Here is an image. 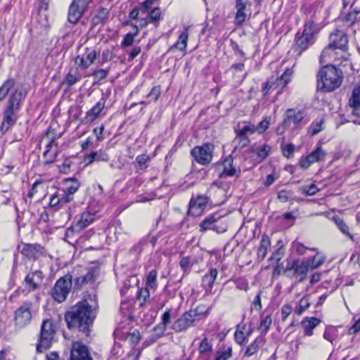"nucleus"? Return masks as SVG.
<instances>
[{
	"label": "nucleus",
	"mask_w": 360,
	"mask_h": 360,
	"mask_svg": "<svg viewBox=\"0 0 360 360\" xmlns=\"http://www.w3.org/2000/svg\"><path fill=\"white\" fill-rule=\"evenodd\" d=\"M96 219V214L86 211L82 212L76 223L68 230V232H79L91 224Z\"/></svg>",
	"instance_id": "21"
},
{
	"label": "nucleus",
	"mask_w": 360,
	"mask_h": 360,
	"mask_svg": "<svg viewBox=\"0 0 360 360\" xmlns=\"http://www.w3.org/2000/svg\"><path fill=\"white\" fill-rule=\"evenodd\" d=\"M245 324L238 325L236 330L234 334L236 342L240 345H243L252 334L253 329L250 328L248 332H245Z\"/></svg>",
	"instance_id": "28"
},
{
	"label": "nucleus",
	"mask_w": 360,
	"mask_h": 360,
	"mask_svg": "<svg viewBox=\"0 0 360 360\" xmlns=\"http://www.w3.org/2000/svg\"><path fill=\"white\" fill-rule=\"evenodd\" d=\"M323 119L316 120L313 122L309 127L308 132L311 136H314L323 130Z\"/></svg>",
	"instance_id": "48"
},
{
	"label": "nucleus",
	"mask_w": 360,
	"mask_h": 360,
	"mask_svg": "<svg viewBox=\"0 0 360 360\" xmlns=\"http://www.w3.org/2000/svg\"><path fill=\"white\" fill-rule=\"evenodd\" d=\"M321 320L315 318H305L302 321V326L304 330V335L307 336H311L313 335V330L320 323Z\"/></svg>",
	"instance_id": "31"
},
{
	"label": "nucleus",
	"mask_w": 360,
	"mask_h": 360,
	"mask_svg": "<svg viewBox=\"0 0 360 360\" xmlns=\"http://www.w3.org/2000/svg\"><path fill=\"white\" fill-rule=\"evenodd\" d=\"M65 319L69 329H77L88 335L94 316L86 300L72 306L65 314Z\"/></svg>",
	"instance_id": "1"
},
{
	"label": "nucleus",
	"mask_w": 360,
	"mask_h": 360,
	"mask_svg": "<svg viewBox=\"0 0 360 360\" xmlns=\"http://www.w3.org/2000/svg\"><path fill=\"white\" fill-rule=\"evenodd\" d=\"M317 89L323 92H332L338 89L343 81V73L332 65L323 66L316 76Z\"/></svg>",
	"instance_id": "3"
},
{
	"label": "nucleus",
	"mask_w": 360,
	"mask_h": 360,
	"mask_svg": "<svg viewBox=\"0 0 360 360\" xmlns=\"http://www.w3.org/2000/svg\"><path fill=\"white\" fill-rule=\"evenodd\" d=\"M32 306V302L26 301L15 310V323L16 326L23 328L31 322L32 318L31 309Z\"/></svg>",
	"instance_id": "10"
},
{
	"label": "nucleus",
	"mask_w": 360,
	"mask_h": 360,
	"mask_svg": "<svg viewBox=\"0 0 360 360\" xmlns=\"http://www.w3.org/2000/svg\"><path fill=\"white\" fill-rule=\"evenodd\" d=\"M98 274V269L96 267L89 268L86 274L74 279V288L80 290L88 283L94 282Z\"/></svg>",
	"instance_id": "22"
},
{
	"label": "nucleus",
	"mask_w": 360,
	"mask_h": 360,
	"mask_svg": "<svg viewBox=\"0 0 360 360\" xmlns=\"http://www.w3.org/2000/svg\"><path fill=\"white\" fill-rule=\"evenodd\" d=\"M353 115L360 117V84L354 86L348 101Z\"/></svg>",
	"instance_id": "23"
},
{
	"label": "nucleus",
	"mask_w": 360,
	"mask_h": 360,
	"mask_svg": "<svg viewBox=\"0 0 360 360\" xmlns=\"http://www.w3.org/2000/svg\"><path fill=\"white\" fill-rule=\"evenodd\" d=\"M20 252L26 257L34 259L44 255V248L37 244H25Z\"/></svg>",
	"instance_id": "24"
},
{
	"label": "nucleus",
	"mask_w": 360,
	"mask_h": 360,
	"mask_svg": "<svg viewBox=\"0 0 360 360\" xmlns=\"http://www.w3.org/2000/svg\"><path fill=\"white\" fill-rule=\"evenodd\" d=\"M188 39V28L185 27L184 30L179 34L178 41L171 46L170 49H176L179 51H184L187 46Z\"/></svg>",
	"instance_id": "34"
},
{
	"label": "nucleus",
	"mask_w": 360,
	"mask_h": 360,
	"mask_svg": "<svg viewBox=\"0 0 360 360\" xmlns=\"http://www.w3.org/2000/svg\"><path fill=\"white\" fill-rule=\"evenodd\" d=\"M210 308L205 309V306L199 305L194 309L189 310L195 321H199L201 318L206 317L209 314Z\"/></svg>",
	"instance_id": "41"
},
{
	"label": "nucleus",
	"mask_w": 360,
	"mask_h": 360,
	"mask_svg": "<svg viewBox=\"0 0 360 360\" xmlns=\"http://www.w3.org/2000/svg\"><path fill=\"white\" fill-rule=\"evenodd\" d=\"M127 339L133 345H137L141 339V335L139 331L137 330H134L132 332L128 334Z\"/></svg>",
	"instance_id": "60"
},
{
	"label": "nucleus",
	"mask_w": 360,
	"mask_h": 360,
	"mask_svg": "<svg viewBox=\"0 0 360 360\" xmlns=\"http://www.w3.org/2000/svg\"><path fill=\"white\" fill-rule=\"evenodd\" d=\"M310 266V259L307 260H293L291 263H288L287 269L293 271L294 274L300 276L299 281L302 282L307 276V272Z\"/></svg>",
	"instance_id": "16"
},
{
	"label": "nucleus",
	"mask_w": 360,
	"mask_h": 360,
	"mask_svg": "<svg viewBox=\"0 0 360 360\" xmlns=\"http://www.w3.org/2000/svg\"><path fill=\"white\" fill-rule=\"evenodd\" d=\"M210 201V198L205 195L199 194L193 197L189 203L188 213L193 216L202 214Z\"/></svg>",
	"instance_id": "14"
},
{
	"label": "nucleus",
	"mask_w": 360,
	"mask_h": 360,
	"mask_svg": "<svg viewBox=\"0 0 360 360\" xmlns=\"http://www.w3.org/2000/svg\"><path fill=\"white\" fill-rule=\"evenodd\" d=\"M318 191L319 189L317 188L316 186L314 184H311L309 186H302L299 188V191L306 195H314L318 192Z\"/></svg>",
	"instance_id": "54"
},
{
	"label": "nucleus",
	"mask_w": 360,
	"mask_h": 360,
	"mask_svg": "<svg viewBox=\"0 0 360 360\" xmlns=\"http://www.w3.org/2000/svg\"><path fill=\"white\" fill-rule=\"evenodd\" d=\"M348 43V39L347 34L341 30H336L334 32L331 33L330 35V43L328 47L325 48L321 56H320V63H323V59L328 51L330 49H345Z\"/></svg>",
	"instance_id": "8"
},
{
	"label": "nucleus",
	"mask_w": 360,
	"mask_h": 360,
	"mask_svg": "<svg viewBox=\"0 0 360 360\" xmlns=\"http://www.w3.org/2000/svg\"><path fill=\"white\" fill-rule=\"evenodd\" d=\"M281 148L282 150L283 155L288 158H290L292 155L295 150V146L292 143L282 144Z\"/></svg>",
	"instance_id": "57"
},
{
	"label": "nucleus",
	"mask_w": 360,
	"mask_h": 360,
	"mask_svg": "<svg viewBox=\"0 0 360 360\" xmlns=\"http://www.w3.org/2000/svg\"><path fill=\"white\" fill-rule=\"evenodd\" d=\"M99 55V51L86 48L84 54L78 55L75 58V63L81 69L86 70L89 66L95 63Z\"/></svg>",
	"instance_id": "13"
},
{
	"label": "nucleus",
	"mask_w": 360,
	"mask_h": 360,
	"mask_svg": "<svg viewBox=\"0 0 360 360\" xmlns=\"http://www.w3.org/2000/svg\"><path fill=\"white\" fill-rule=\"evenodd\" d=\"M134 37L135 36H134L131 33L127 34L122 42V46L127 47L131 46L134 41Z\"/></svg>",
	"instance_id": "64"
},
{
	"label": "nucleus",
	"mask_w": 360,
	"mask_h": 360,
	"mask_svg": "<svg viewBox=\"0 0 360 360\" xmlns=\"http://www.w3.org/2000/svg\"><path fill=\"white\" fill-rule=\"evenodd\" d=\"M214 148V146L212 143H206L201 146L193 148L191 153L198 163L207 165L212 160Z\"/></svg>",
	"instance_id": "9"
},
{
	"label": "nucleus",
	"mask_w": 360,
	"mask_h": 360,
	"mask_svg": "<svg viewBox=\"0 0 360 360\" xmlns=\"http://www.w3.org/2000/svg\"><path fill=\"white\" fill-rule=\"evenodd\" d=\"M195 321L190 311H187L174 322L172 328L176 333L184 332L193 326Z\"/></svg>",
	"instance_id": "20"
},
{
	"label": "nucleus",
	"mask_w": 360,
	"mask_h": 360,
	"mask_svg": "<svg viewBox=\"0 0 360 360\" xmlns=\"http://www.w3.org/2000/svg\"><path fill=\"white\" fill-rule=\"evenodd\" d=\"M198 262V259L195 257H183L179 262L181 268L184 272H186L190 268Z\"/></svg>",
	"instance_id": "43"
},
{
	"label": "nucleus",
	"mask_w": 360,
	"mask_h": 360,
	"mask_svg": "<svg viewBox=\"0 0 360 360\" xmlns=\"http://www.w3.org/2000/svg\"><path fill=\"white\" fill-rule=\"evenodd\" d=\"M271 245V241L268 236L263 235L262 236L259 246L257 249V258L259 260H263L266 255L268 249L269 248Z\"/></svg>",
	"instance_id": "32"
},
{
	"label": "nucleus",
	"mask_w": 360,
	"mask_h": 360,
	"mask_svg": "<svg viewBox=\"0 0 360 360\" xmlns=\"http://www.w3.org/2000/svg\"><path fill=\"white\" fill-rule=\"evenodd\" d=\"M91 0H73L69 8L68 20L75 24L82 18Z\"/></svg>",
	"instance_id": "11"
},
{
	"label": "nucleus",
	"mask_w": 360,
	"mask_h": 360,
	"mask_svg": "<svg viewBox=\"0 0 360 360\" xmlns=\"http://www.w3.org/2000/svg\"><path fill=\"white\" fill-rule=\"evenodd\" d=\"M223 217L224 215L219 212H214L209 215L201 221L200 224V231L212 230L218 233L226 232L228 229L227 224L220 222Z\"/></svg>",
	"instance_id": "7"
},
{
	"label": "nucleus",
	"mask_w": 360,
	"mask_h": 360,
	"mask_svg": "<svg viewBox=\"0 0 360 360\" xmlns=\"http://www.w3.org/2000/svg\"><path fill=\"white\" fill-rule=\"evenodd\" d=\"M150 157L146 154L138 155L135 160V167L138 171H143L148 167Z\"/></svg>",
	"instance_id": "40"
},
{
	"label": "nucleus",
	"mask_w": 360,
	"mask_h": 360,
	"mask_svg": "<svg viewBox=\"0 0 360 360\" xmlns=\"http://www.w3.org/2000/svg\"><path fill=\"white\" fill-rule=\"evenodd\" d=\"M233 159H226L224 162V170L221 176H233L236 174V169L233 166Z\"/></svg>",
	"instance_id": "42"
},
{
	"label": "nucleus",
	"mask_w": 360,
	"mask_h": 360,
	"mask_svg": "<svg viewBox=\"0 0 360 360\" xmlns=\"http://www.w3.org/2000/svg\"><path fill=\"white\" fill-rule=\"evenodd\" d=\"M285 254V249L283 248V245H281L278 247V248L274 251L270 258L271 261H275L276 262H278L284 256Z\"/></svg>",
	"instance_id": "58"
},
{
	"label": "nucleus",
	"mask_w": 360,
	"mask_h": 360,
	"mask_svg": "<svg viewBox=\"0 0 360 360\" xmlns=\"http://www.w3.org/2000/svg\"><path fill=\"white\" fill-rule=\"evenodd\" d=\"M108 10L106 8H101L97 14L93 18V23L94 24H99L102 23L103 20H106L108 17Z\"/></svg>",
	"instance_id": "50"
},
{
	"label": "nucleus",
	"mask_w": 360,
	"mask_h": 360,
	"mask_svg": "<svg viewBox=\"0 0 360 360\" xmlns=\"http://www.w3.org/2000/svg\"><path fill=\"white\" fill-rule=\"evenodd\" d=\"M44 275L40 270L30 272L25 278L23 285L24 290L28 292H34L40 289Z\"/></svg>",
	"instance_id": "12"
},
{
	"label": "nucleus",
	"mask_w": 360,
	"mask_h": 360,
	"mask_svg": "<svg viewBox=\"0 0 360 360\" xmlns=\"http://www.w3.org/2000/svg\"><path fill=\"white\" fill-rule=\"evenodd\" d=\"M199 352L201 355L206 354L211 352L212 350V342L208 339L207 337L205 336L201 340L199 346Z\"/></svg>",
	"instance_id": "45"
},
{
	"label": "nucleus",
	"mask_w": 360,
	"mask_h": 360,
	"mask_svg": "<svg viewBox=\"0 0 360 360\" xmlns=\"http://www.w3.org/2000/svg\"><path fill=\"white\" fill-rule=\"evenodd\" d=\"M271 323L272 319L271 316L267 315L265 316H262L258 330L261 332V333L266 334L268 332L271 325Z\"/></svg>",
	"instance_id": "47"
},
{
	"label": "nucleus",
	"mask_w": 360,
	"mask_h": 360,
	"mask_svg": "<svg viewBox=\"0 0 360 360\" xmlns=\"http://www.w3.org/2000/svg\"><path fill=\"white\" fill-rule=\"evenodd\" d=\"M146 286L152 290H155L157 288V271L151 270L148 272L146 276Z\"/></svg>",
	"instance_id": "49"
},
{
	"label": "nucleus",
	"mask_w": 360,
	"mask_h": 360,
	"mask_svg": "<svg viewBox=\"0 0 360 360\" xmlns=\"http://www.w3.org/2000/svg\"><path fill=\"white\" fill-rule=\"evenodd\" d=\"M305 117V112L302 110H297L293 108L288 109L285 112V117L282 123L284 129L290 127L293 123L297 127Z\"/></svg>",
	"instance_id": "19"
},
{
	"label": "nucleus",
	"mask_w": 360,
	"mask_h": 360,
	"mask_svg": "<svg viewBox=\"0 0 360 360\" xmlns=\"http://www.w3.org/2000/svg\"><path fill=\"white\" fill-rule=\"evenodd\" d=\"M269 127V121L265 117L257 126H254V133H264Z\"/></svg>",
	"instance_id": "56"
},
{
	"label": "nucleus",
	"mask_w": 360,
	"mask_h": 360,
	"mask_svg": "<svg viewBox=\"0 0 360 360\" xmlns=\"http://www.w3.org/2000/svg\"><path fill=\"white\" fill-rule=\"evenodd\" d=\"M58 198L60 200L61 207H64L66 204L73 200V196L64 191L63 189H59L58 191Z\"/></svg>",
	"instance_id": "51"
},
{
	"label": "nucleus",
	"mask_w": 360,
	"mask_h": 360,
	"mask_svg": "<svg viewBox=\"0 0 360 360\" xmlns=\"http://www.w3.org/2000/svg\"><path fill=\"white\" fill-rule=\"evenodd\" d=\"M271 149V147L269 145L264 144L263 146L257 148L255 149V153L258 158H259L260 160H262L268 156Z\"/></svg>",
	"instance_id": "52"
},
{
	"label": "nucleus",
	"mask_w": 360,
	"mask_h": 360,
	"mask_svg": "<svg viewBox=\"0 0 360 360\" xmlns=\"http://www.w3.org/2000/svg\"><path fill=\"white\" fill-rule=\"evenodd\" d=\"M319 25L316 18V13L314 12L304 22V29L302 33L296 34V48L300 52L307 50L309 46L315 41V34L319 30Z\"/></svg>",
	"instance_id": "4"
},
{
	"label": "nucleus",
	"mask_w": 360,
	"mask_h": 360,
	"mask_svg": "<svg viewBox=\"0 0 360 360\" xmlns=\"http://www.w3.org/2000/svg\"><path fill=\"white\" fill-rule=\"evenodd\" d=\"M313 163L309 155L306 157H302L299 161V165L302 169L309 168Z\"/></svg>",
	"instance_id": "62"
},
{
	"label": "nucleus",
	"mask_w": 360,
	"mask_h": 360,
	"mask_svg": "<svg viewBox=\"0 0 360 360\" xmlns=\"http://www.w3.org/2000/svg\"><path fill=\"white\" fill-rule=\"evenodd\" d=\"M70 360H94L88 347L80 341L72 345Z\"/></svg>",
	"instance_id": "15"
},
{
	"label": "nucleus",
	"mask_w": 360,
	"mask_h": 360,
	"mask_svg": "<svg viewBox=\"0 0 360 360\" xmlns=\"http://www.w3.org/2000/svg\"><path fill=\"white\" fill-rule=\"evenodd\" d=\"M309 306L310 302L309 298L307 297H303L297 303L295 309V313L298 316H300L309 307Z\"/></svg>",
	"instance_id": "46"
},
{
	"label": "nucleus",
	"mask_w": 360,
	"mask_h": 360,
	"mask_svg": "<svg viewBox=\"0 0 360 360\" xmlns=\"http://www.w3.org/2000/svg\"><path fill=\"white\" fill-rule=\"evenodd\" d=\"M309 155L314 163L323 161L326 155V153L323 150L321 146H318L315 150L311 152Z\"/></svg>",
	"instance_id": "44"
},
{
	"label": "nucleus",
	"mask_w": 360,
	"mask_h": 360,
	"mask_svg": "<svg viewBox=\"0 0 360 360\" xmlns=\"http://www.w3.org/2000/svg\"><path fill=\"white\" fill-rule=\"evenodd\" d=\"M109 160L108 155L102 150L91 152L89 155H86L84 162L87 164H91L94 161L97 162H108Z\"/></svg>",
	"instance_id": "29"
},
{
	"label": "nucleus",
	"mask_w": 360,
	"mask_h": 360,
	"mask_svg": "<svg viewBox=\"0 0 360 360\" xmlns=\"http://www.w3.org/2000/svg\"><path fill=\"white\" fill-rule=\"evenodd\" d=\"M72 286V276L67 274L60 278L51 291V297L58 303L63 302L68 297Z\"/></svg>",
	"instance_id": "6"
},
{
	"label": "nucleus",
	"mask_w": 360,
	"mask_h": 360,
	"mask_svg": "<svg viewBox=\"0 0 360 360\" xmlns=\"http://www.w3.org/2000/svg\"><path fill=\"white\" fill-rule=\"evenodd\" d=\"M247 3L248 0H236V13L234 22L236 25H241L247 19Z\"/></svg>",
	"instance_id": "25"
},
{
	"label": "nucleus",
	"mask_w": 360,
	"mask_h": 360,
	"mask_svg": "<svg viewBox=\"0 0 360 360\" xmlns=\"http://www.w3.org/2000/svg\"><path fill=\"white\" fill-rule=\"evenodd\" d=\"M218 276V271L215 268H212L203 277L202 285L205 291L211 292L214 284V282Z\"/></svg>",
	"instance_id": "27"
},
{
	"label": "nucleus",
	"mask_w": 360,
	"mask_h": 360,
	"mask_svg": "<svg viewBox=\"0 0 360 360\" xmlns=\"http://www.w3.org/2000/svg\"><path fill=\"white\" fill-rule=\"evenodd\" d=\"M56 331V325L53 320L46 319L43 321L41 326L39 341L37 345V350L39 352H42L51 347Z\"/></svg>",
	"instance_id": "5"
},
{
	"label": "nucleus",
	"mask_w": 360,
	"mask_h": 360,
	"mask_svg": "<svg viewBox=\"0 0 360 360\" xmlns=\"http://www.w3.org/2000/svg\"><path fill=\"white\" fill-rule=\"evenodd\" d=\"M81 75L77 70V68L75 69H70L68 74L67 75L63 83L68 86H71L74 85L77 82L80 81L81 79Z\"/></svg>",
	"instance_id": "37"
},
{
	"label": "nucleus",
	"mask_w": 360,
	"mask_h": 360,
	"mask_svg": "<svg viewBox=\"0 0 360 360\" xmlns=\"http://www.w3.org/2000/svg\"><path fill=\"white\" fill-rule=\"evenodd\" d=\"M15 86V81L13 79H9L4 82L0 87V101H3L8 94H10L12 89Z\"/></svg>",
	"instance_id": "38"
},
{
	"label": "nucleus",
	"mask_w": 360,
	"mask_h": 360,
	"mask_svg": "<svg viewBox=\"0 0 360 360\" xmlns=\"http://www.w3.org/2000/svg\"><path fill=\"white\" fill-rule=\"evenodd\" d=\"M232 354L233 350L231 347H223V348H220L216 352L214 360H228L232 356Z\"/></svg>",
	"instance_id": "39"
},
{
	"label": "nucleus",
	"mask_w": 360,
	"mask_h": 360,
	"mask_svg": "<svg viewBox=\"0 0 360 360\" xmlns=\"http://www.w3.org/2000/svg\"><path fill=\"white\" fill-rule=\"evenodd\" d=\"M80 186V183L77 179L71 178L67 179L64 181L63 190L69 193L72 196L78 191Z\"/></svg>",
	"instance_id": "33"
},
{
	"label": "nucleus",
	"mask_w": 360,
	"mask_h": 360,
	"mask_svg": "<svg viewBox=\"0 0 360 360\" xmlns=\"http://www.w3.org/2000/svg\"><path fill=\"white\" fill-rule=\"evenodd\" d=\"M292 193L290 191L282 190L278 193V198L282 202H286L292 198Z\"/></svg>",
	"instance_id": "59"
},
{
	"label": "nucleus",
	"mask_w": 360,
	"mask_h": 360,
	"mask_svg": "<svg viewBox=\"0 0 360 360\" xmlns=\"http://www.w3.org/2000/svg\"><path fill=\"white\" fill-rule=\"evenodd\" d=\"M344 24L351 27L360 21V9L354 8L347 13L342 18Z\"/></svg>",
	"instance_id": "30"
},
{
	"label": "nucleus",
	"mask_w": 360,
	"mask_h": 360,
	"mask_svg": "<svg viewBox=\"0 0 360 360\" xmlns=\"http://www.w3.org/2000/svg\"><path fill=\"white\" fill-rule=\"evenodd\" d=\"M259 348V340L257 338L248 346L244 353V356H251L254 355L258 352Z\"/></svg>",
	"instance_id": "53"
},
{
	"label": "nucleus",
	"mask_w": 360,
	"mask_h": 360,
	"mask_svg": "<svg viewBox=\"0 0 360 360\" xmlns=\"http://www.w3.org/2000/svg\"><path fill=\"white\" fill-rule=\"evenodd\" d=\"M105 100L102 98L96 104L86 113V120L88 122L95 121L101 115L105 108Z\"/></svg>",
	"instance_id": "26"
},
{
	"label": "nucleus",
	"mask_w": 360,
	"mask_h": 360,
	"mask_svg": "<svg viewBox=\"0 0 360 360\" xmlns=\"http://www.w3.org/2000/svg\"><path fill=\"white\" fill-rule=\"evenodd\" d=\"M325 262V258L323 257H316L314 256L311 259H310V266L311 269H316L322 265Z\"/></svg>",
	"instance_id": "61"
},
{
	"label": "nucleus",
	"mask_w": 360,
	"mask_h": 360,
	"mask_svg": "<svg viewBox=\"0 0 360 360\" xmlns=\"http://www.w3.org/2000/svg\"><path fill=\"white\" fill-rule=\"evenodd\" d=\"M167 330V327L161 323H159L158 325H157L154 328H153V331H154V333H155V335L156 336V338H160V337H162L165 331Z\"/></svg>",
	"instance_id": "63"
},
{
	"label": "nucleus",
	"mask_w": 360,
	"mask_h": 360,
	"mask_svg": "<svg viewBox=\"0 0 360 360\" xmlns=\"http://www.w3.org/2000/svg\"><path fill=\"white\" fill-rule=\"evenodd\" d=\"M25 98V93L21 89L13 88L11 90L6 107L4 112L3 121L0 127V131L5 134L13 127L18 120V112L20 108L22 101Z\"/></svg>",
	"instance_id": "2"
},
{
	"label": "nucleus",
	"mask_w": 360,
	"mask_h": 360,
	"mask_svg": "<svg viewBox=\"0 0 360 360\" xmlns=\"http://www.w3.org/2000/svg\"><path fill=\"white\" fill-rule=\"evenodd\" d=\"M161 94V89L160 86H155L152 88L150 93L146 96V100L141 101V104L148 105L152 102H155L158 100Z\"/></svg>",
	"instance_id": "36"
},
{
	"label": "nucleus",
	"mask_w": 360,
	"mask_h": 360,
	"mask_svg": "<svg viewBox=\"0 0 360 360\" xmlns=\"http://www.w3.org/2000/svg\"><path fill=\"white\" fill-rule=\"evenodd\" d=\"M236 136L235 141L238 142V146L240 148H245L250 143V139L248 136V133L254 134V125L244 122V125L242 127H238L235 129Z\"/></svg>",
	"instance_id": "18"
},
{
	"label": "nucleus",
	"mask_w": 360,
	"mask_h": 360,
	"mask_svg": "<svg viewBox=\"0 0 360 360\" xmlns=\"http://www.w3.org/2000/svg\"><path fill=\"white\" fill-rule=\"evenodd\" d=\"M333 221L342 233L347 236L351 240H354V236L350 233L349 226L342 219L338 216H334Z\"/></svg>",
	"instance_id": "35"
},
{
	"label": "nucleus",
	"mask_w": 360,
	"mask_h": 360,
	"mask_svg": "<svg viewBox=\"0 0 360 360\" xmlns=\"http://www.w3.org/2000/svg\"><path fill=\"white\" fill-rule=\"evenodd\" d=\"M291 74L289 70L285 71L281 76H272L268 79L273 91H276V94L281 93L283 89L290 82Z\"/></svg>",
	"instance_id": "17"
},
{
	"label": "nucleus",
	"mask_w": 360,
	"mask_h": 360,
	"mask_svg": "<svg viewBox=\"0 0 360 360\" xmlns=\"http://www.w3.org/2000/svg\"><path fill=\"white\" fill-rule=\"evenodd\" d=\"M161 10L160 8H153L149 13H148V18L149 21L152 23H158L161 18Z\"/></svg>",
	"instance_id": "55"
}]
</instances>
